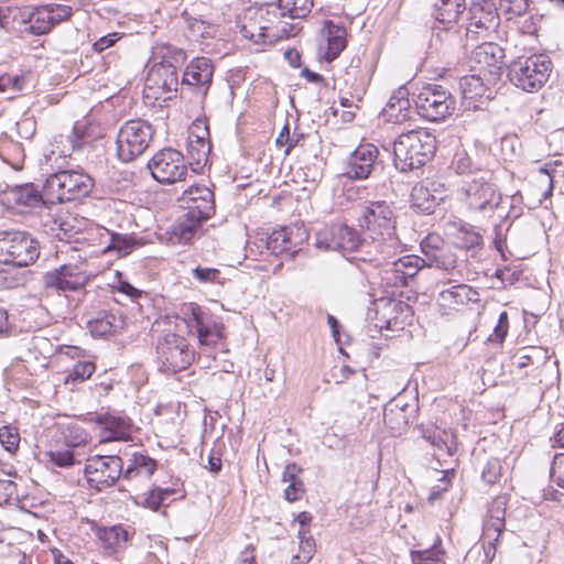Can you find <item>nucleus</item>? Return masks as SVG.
<instances>
[{"label": "nucleus", "instance_id": "1", "mask_svg": "<svg viewBox=\"0 0 564 564\" xmlns=\"http://www.w3.org/2000/svg\"><path fill=\"white\" fill-rule=\"evenodd\" d=\"M357 221L365 237L371 239L381 254L373 261L377 265L383 264L389 259L391 250H395L399 245L398 214L393 204L387 200L368 202L361 207Z\"/></svg>", "mask_w": 564, "mask_h": 564}, {"label": "nucleus", "instance_id": "2", "mask_svg": "<svg viewBox=\"0 0 564 564\" xmlns=\"http://www.w3.org/2000/svg\"><path fill=\"white\" fill-rule=\"evenodd\" d=\"M242 36L258 45H273L295 34L294 25L280 17L276 8L247 9L239 22Z\"/></svg>", "mask_w": 564, "mask_h": 564}, {"label": "nucleus", "instance_id": "3", "mask_svg": "<svg viewBox=\"0 0 564 564\" xmlns=\"http://www.w3.org/2000/svg\"><path fill=\"white\" fill-rule=\"evenodd\" d=\"M436 149V137L429 129L403 132L393 142L394 165L401 172L421 169L433 159Z\"/></svg>", "mask_w": 564, "mask_h": 564}, {"label": "nucleus", "instance_id": "4", "mask_svg": "<svg viewBox=\"0 0 564 564\" xmlns=\"http://www.w3.org/2000/svg\"><path fill=\"white\" fill-rule=\"evenodd\" d=\"M94 188L93 177L75 170H64L51 174L43 185V196L47 203H64L89 195Z\"/></svg>", "mask_w": 564, "mask_h": 564}, {"label": "nucleus", "instance_id": "5", "mask_svg": "<svg viewBox=\"0 0 564 564\" xmlns=\"http://www.w3.org/2000/svg\"><path fill=\"white\" fill-rule=\"evenodd\" d=\"M154 135L152 124L143 119H130L119 129L116 138V155L119 161L130 163L150 147Z\"/></svg>", "mask_w": 564, "mask_h": 564}, {"label": "nucleus", "instance_id": "6", "mask_svg": "<svg viewBox=\"0 0 564 564\" xmlns=\"http://www.w3.org/2000/svg\"><path fill=\"white\" fill-rule=\"evenodd\" d=\"M551 72V59L538 54L514 61L509 69V79L522 90L534 93L545 85Z\"/></svg>", "mask_w": 564, "mask_h": 564}, {"label": "nucleus", "instance_id": "7", "mask_svg": "<svg viewBox=\"0 0 564 564\" xmlns=\"http://www.w3.org/2000/svg\"><path fill=\"white\" fill-rule=\"evenodd\" d=\"M414 105L420 117L438 122L455 111V98L442 85L427 84L414 95Z\"/></svg>", "mask_w": 564, "mask_h": 564}, {"label": "nucleus", "instance_id": "8", "mask_svg": "<svg viewBox=\"0 0 564 564\" xmlns=\"http://www.w3.org/2000/svg\"><path fill=\"white\" fill-rule=\"evenodd\" d=\"M40 256L37 242L24 231L0 232V263L28 267Z\"/></svg>", "mask_w": 564, "mask_h": 564}, {"label": "nucleus", "instance_id": "9", "mask_svg": "<svg viewBox=\"0 0 564 564\" xmlns=\"http://www.w3.org/2000/svg\"><path fill=\"white\" fill-rule=\"evenodd\" d=\"M156 352L163 370L171 373L186 370L196 359V351L188 340L170 332L159 340Z\"/></svg>", "mask_w": 564, "mask_h": 564}, {"label": "nucleus", "instance_id": "10", "mask_svg": "<svg viewBox=\"0 0 564 564\" xmlns=\"http://www.w3.org/2000/svg\"><path fill=\"white\" fill-rule=\"evenodd\" d=\"M180 311L184 322L195 327L199 346L214 348L226 339L224 323L208 317L197 303H184Z\"/></svg>", "mask_w": 564, "mask_h": 564}, {"label": "nucleus", "instance_id": "11", "mask_svg": "<svg viewBox=\"0 0 564 564\" xmlns=\"http://www.w3.org/2000/svg\"><path fill=\"white\" fill-rule=\"evenodd\" d=\"M549 350L542 346H528L517 349L512 356V367L530 386H542L549 377Z\"/></svg>", "mask_w": 564, "mask_h": 564}, {"label": "nucleus", "instance_id": "12", "mask_svg": "<svg viewBox=\"0 0 564 564\" xmlns=\"http://www.w3.org/2000/svg\"><path fill=\"white\" fill-rule=\"evenodd\" d=\"M72 8L65 4H47L36 7L22 14L21 33L42 35L48 33L56 24L68 20Z\"/></svg>", "mask_w": 564, "mask_h": 564}, {"label": "nucleus", "instance_id": "13", "mask_svg": "<svg viewBox=\"0 0 564 564\" xmlns=\"http://www.w3.org/2000/svg\"><path fill=\"white\" fill-rule=\"evenodd\" d=\"M148 167L153 178L162 184L184 181L188 172L183 154L172 148L159 150L150 159Z\"/></svg>", "mask_w": 564, "mask_h": 564}, {"label": "nucleus", "instance_id": "14", "mask_svg": "<svg viewBox=\"0 0 564 564\" xmlns=\"http://www.w3.org/2000/svg\"><path fill=\"white\" fill-rule=\"evenodd\" d=\"M178 77L176 68L171 63L153 65L144 82L143 95L150 102L166 101L176 91Z\"/></svg>", "mask_w": 564, "mask_h": 564}, {"label": "nucleus", "instance_id": "15", "mask_svg": "<svg viewBox=\"0 0 564 564\" xmlns=\"http://www.w3.org/2000/svg\"><path fill=\"white\" fill-rule=\"evenodd\" d=\"M123 463L119 456H94L87 459L85 476L97 491L112 486L122 475Z\"/></svg>", "mask_w": 564, "mask_h": 564}, {"label": "nucleus", "instance_id": "16", "mask_svg": "<svg viewBox=\"0 0 564 564\" xmlns=\"http://www.w3.org/2000/svg\"><path fill=\"white\" fill-rule=\"evenodd\" d=\"M503 57V50L498 44L482 43L473 51V68L482 75L486 82L497 83L502 75Z\"/></svg>", "mask_w": 564, "mask_h": 564}, {"label": "nucleus", "instance_id": "17", "mask_svg": "<svg viewBox=\"0 0 564 564\" xmlns=\"http://www.w3.org/2000/svg\"><path fill=\"white\" fill-rule=\"evenodd\" d=\"M462 199L469 210L484 212L498 208L502 196L494 184L474 180L464 187Z\"/></svg>", "mask_w": 564, "mask_h": 564}, {"label": "nucleus", "instance_id": "18", "mask_svg": "<svg viewBox=\"0 0 564 564\" xmlns=\"http://www.w3.org/2000/svg\"><path fill=\"white\" fill-rule=\"evenodd\" d=\"M212 151L208 119L196 118L188 128L187 155L192 164L204 165L207 163Z\"/></svg>", "mask_w": 564, "mask_h": 564}, {"label": "nucleus", "instance_id": "19", "mask_svg": "<svg viewBox=\"0 0 564 564\" xmlns=\"http://www.w3.org/2000/svg\"><path fill=\"white\" fill-rule=\"evenodd\" d=\"M478 301L479 293L470 285L462 283L442 290L437 297V306L443 315H451Z\"/></svg>", "mask_w": 564, "mask_h": 564}, {"label": "nucleus", "instance_id": "20", "mask_svg": "<svg viewBox=\"0 0 564 564\" xmlns=\"http://www.w3.org/2000/svg\"><path fill=\"white\" fill-rule=\"evenodd\" d=\"M87 281V275L74 264L61 265L45 273L43 278L45 289L63 292L80 290Z\"/></svg>", "mask_w": 564, "mask_h": 564}, {"label": "nucleus", "instance_id": "21", "mask_svg": "<svg viewBox=\"0 0 564 564\" xmlns=\"http://www.w3.org/2000/svg\"><path fill=\"white\" fill-rule=\"evenodd\" d=\"M181 200L186 205V212L194 217L208 220L215 214L214 193L207 185H191L183 192Z\"/></svg>", "mask_w": 564, "mask_h": 564}, {"label": "nucleus", "instance_id": "22", "mask_svg": "<svg viewBox=\"0 0 564 564\" xmlns=\"http://www.w3.org/2000/svg\"><path fill=\"white\" fill-rule=\"evenodd\" d=\"M306 240L305 231L295 226H285L273 230L267 240L268 249L274 254H294Z\"/></svg>", "mask_w": 564, "mask_h": 564}, {"label": "nucleus", "instance_id": "23", "mask_svg": "<svg viewBox=\"0 0 564 564\" xmlns=\"http://www.w3.org/2000/svg\"><path fill=\"white\" fill-rule=\"evenodd\" d=\"M425 260L415 254H406L392 262L390 269L384 270L383 280L387 285L403 288L424 267Z\"/></svg>", "mask_w": 564, "mask_h": 564}, {"label": "nucleus", "instance_id": "24", "mask_svg": "<svg viewBox=\"0 0 564 564\" xmlns=\"http://www.w3.org/2000/svg\"><path fill=\"white\" fill-rule=\"evenodd\" d=\"M480 74L466 75L460 79V90L464 105L469 109H480L490 98V85Z\"/></svg>", "mask_w": 564, "mask_h": 564}, {"label": "nucleus", "instance_id": "25", "mask_svg": "<svg viewBox=\"0 0 564 564\" xmlns=\"http://www.w3.org/2000/svg\"><path fill=\"white\" fill-rule=\"evenodd\" d=\"M379 156V150L371 143H360L350 154L347 175L355 180H366L371 174Z\"/></svg>", "mask_w": 564, "mask_h": 564}, {"label": "nucleus", "instance_id": "26", "mask_svg": "<svg viewBox=\"0 0 564 564\" xmlns=\"http://www.w3.org/2000/svg\"><path fill=\"white\" fill-rule=\"evenodd\" d=\"M91 529L104 552L110 555L123 550L134 534V530H129L123 524L99 527L94 523Z\"/></svg>", "mask_w": 564, "mask_h": 564}, {"label": "nucleus", "instance_id": "27", "mask_svg": "<svg viewBox=\"0 0 564 564\" xmlns=\"http://www.w3.org/2000/svg\"><path fill=\"white\" fill-rule=\"evenodd\" d=\"M381 116L384 122L392 124H402L412 118L410 90L406 86H400L392 93Z\"/></svg>", "mask_w": 564, "mask_h": 564}, {"label": "nucleus", "instance_id": "28", "mask_svg": "<svg viewBox=\"0 0 564 564\" xmlns=\"http://www.w3.org/2000/svg\"><path fill=\"white\" fill-rule=\"evenodd\" d=\"M322 34L326 40V44L319 46V58L332 63L347 46V31L344 26L326 20L323 24Z\"/></svg>", "mask_w": 564, "mask_h": 564}, {"label": "nucleus", "instance_id": "29", "mask_svg": "<svg viewBox=\"0 0 564 564\" xmlns=\"http://www.w3.org/2000/svg\"><path fill=\"white\" fill-rule=\"evenodd\" d=\"M54 225L59 231L57 236L67 241H80V236L91 226L87 218L64 208L58 209L54 217Z\"/></svg>", "mask_w": 564, "mask_h": 564}, {"label": "nucleus", "instance_id": "30", "mask_svg": "<svg viewBox=\"0 0 564 564\" xmlns=\"http://www.w3.org/2000/svg\"><path fill=\"white\" fill-rule=\"evenodd\" d=\"M344 73L346 86H358L367 89L373 74V68L365 59V54H355L347 62Z\"/></svg>", "mask_w": 564, "mask_h": 564}, {"label": "nucleus", "instance_id": "31", "mask_svg": "<svg viewBox=\"0 0 564 564\" xmlns=\"http://www.w3.org/2000/svg\"><path fill=\"white\" fill-rule=\"evenodd\" d=\"M433 185V183L419 182L412 187L410 206L414 212L425 215H431L435 212L441 198L434 195Z\"/></svg>", "mask_w": 564, "mask_h": 564}, {"label": "nucleus", "instance_id": "32", "mask_svg": "<svg viewBox=\"0 0 564 564\" xmlns=\"http://www.w3.org/2000/svg\"><path fill=\"white\" fill-rule=\"evenodd\" d=\"M502 505L503 503H499L497 500L494 501L488 510L482 527V539L492 546L499 541L506 528V508Z\"/></svg>", "mask_w": 564, "mask_h": 564}, {"label": "nucleus", "instance_id": "33", "mask_svg": "<svg viewBox=\"0 0 564 564\" xmlns=\"http://www.w3.org/2000/svg\"><path fill=\"white\" fill-rule=\"evenodd\" d=\"M158 469V462L142 453H134L122 475L127 480L150 479Z\"/></svg>", "mask_w": 564, "mask_h": 564}, {"label": "nucleus", "instance_id": "34", "mask_svg": "<svg viewBox=\"0 0 564 564\" xmlns=\"http://www.w3.org/2000/svg\"><path fill=\"white\" fill-rule=\"evenodd\" d=\"M214 67L207 57H196L186 67L184 82L192 86H206L212 83Z\"/></svg>", "mask_w": 564, "mask_h": 564}, {"label": "nucleus", "instance_id": "35", "mask_svg": "<svg viewBox=\"0 0 564 564\" xmlns=\"http://www.w3.org/2000/svg\"><path fill=\"white\" fill-rule=\"evenodd\" d=\"M465 10V0H438L435 4L434 17L437 22L449 30L457 25Z\"/></svg>", "mask_w": 564, "mask_h": 564}, {"label": "nucleus", "instance_id": "36", "mask_svg": "<svg viewBox=\"0 0 564 564\" xmlns=\"http://www.w3.org/2000/svg\"><path fill=\"white\" fill-rule=\"evenodd\" d=\"M469 14V28H474L476 31H487L499 24V13L487 2L474 3Z\"/></svg>", "mask_w": 564, "mask_h": 564}, {"label": "nucleus", "instance_id": "37", "mask_svg": "<svg viewBox=\"0 0 564 564\" xmlns=\"http://www.w3.org/2000/svg\"><path fill=\"white\" fill-rule=\"evenodd\" d=\"M0 158L14 170L22 167L25 153L22 141L17 140L8 133L0 137Z\"/></svg>", "mask_w": 564, "mask_h": 564}, {"label": "nucleus", "instance_id": "38", "mask_svg": "<svg viewBox=\"0 0 564 564\" xmlns=\"http://www.w3.org/2000/svg\"><path fill=\"white\" fill-rule=\"evenodd\" d=\"M205 218H198L189 215L186 212L184 217L181 218L172 229V238L178 243H189L196 236L202 225L206 221Z\"/></svg>", "mask_w": 564, "mask_h": 564}, {"label": "nucleus", "instance_id": "39", "mask_svg": "<svg viewBox=\"0 0 564 564\" xmlns=\"http://www.w3.org/2000/svg\"><path fill=\"white\" fill-rule=\"evenodd\" d=\"M383 422L393 436H399L406 431L410 424L408 405L392 404L384 410Z\"/></svg>", "mask_w": 564, "mask_h": 564}, {"label": "nucleus", "instance_id": "40", "mask_svg": "<svg viewBox=\"0 0 564 564\" xmlns=\"http://www.w3.org/2000/svg\"><path fill=\"white\" fill-rule=\"evenodd\" d=\"M384 311L388 314L386 318V328L391 330L403 329L404 325L412 317L411 306L401 301L389 302L384 306Z\"/></svg>", "mask_w": 564, "mask_h": 564}, {"label": "nucleus", "instance_id": "41", "mask_svg": "<svg viewBox=\"0 0 564 564\" xmlns=\"http://www.w3.org/2000/svg\"><path fill=\"white\" fill-rule=\"evenodd\" d=\"M175 494L173 488L152 487L144 494L134 497V502L151 511H158L161 507L166 506V500Z\"/></svg>", "mask_w": 564, "mask_h": 564}, {"label": "nucleus", "instance_id": "42", "mask_svg": "<svg viewBox=\"0 0 564 564\" xmlns=\"http://www.w3.org/2000/svg\"><path fill=\"white\" fill-rule=\"evenodd\" d=\"M97 369L93 359L78 360L64 378V384L72 390L91 378Z\"/></svg>", "mask_w": 564, "mask_h": 564}, {"label": "nucleus", "instance_id": "43", "mask_svg": "<svg viewBox=\"0 0 564 564\" xmlns=\"http://www.w3.org/2000/svg\"><path fill=\"white\" fill-rule=\"evenodd\" d=\"M56 352V347L50 338L35 335L32 337L28 348V359L40 361L42 367L47 366L50 357Z\"/></svg>", "mask_w": 564, "mask_h": 564}, {"label": "nucleus", "instance_id": "44", "mask_svg": "<svg viewBox=\"0 0 564 564\" xmlns=\"http://www.w3.org/2000/svg\"><path fill=\"white\" fill-rule=\"evenodd\" d=\"M314 6L313 0H278V9L280 17L288 15L291 19L306 18Z\"/></svg>", "mask_w": 564, "mask_h": 564}, {"label": "nucleus", "instance_id": "45", "mask_svg": "<svg viewBox=\"0 0 564 564\" xmlns=\"http://www.w3.org/2000/svg\"><path fill=\"white\" fill-rule=\"evenodd\" d=\"M454 243L457 248L468 251L480 249L484 241L482 236L473 227L460 226L454 234Z\"/></svg>", "mask_w": 564, "mask_h": 564}, {"label": "nucleus", "instance_id": "46", "mask_svg": "<svg viewBox=\"0 0 564 564\" xmlns=\"http://www.w3.org/2000/svg\"><path fill=\"white\" fill-rule=\"evenodd\" d=\"M130 436V424L121 417H108L105 421L102 441H126Z\"/></svg>", "mask_w": 564, "mask_h": 564}, {"label": "nucleus", "instance_id": "47", "mask_svg": "<svg viewBox=\"0 0 564 564\" xmlns=\"http://www.w3.org/2000/svg\"><path fill=\"white\" fill-rule=\"evenodd\" d=\"M216 33V25L207 21L193 19L188 23V36L192 41L204 42L205 40L215 37Z\"/></svg>", "mask_w": 564, "mask_h": 564}, {"label": "nucleus", "instance_id": "48", "mask_svg": "<svg viewBox=\"0 0 564 564\" xmlns=\"http://www.w3.org/2000/svg\"><path fill=\"white\" fill-rule=\"evenodd\" d=\"M116 316L106 314L88 323V328L94 337H107L117 332Z\"/></svg>", "mask_w": 564, "mask_h": 564}, {"label": "nucleus", "instance_id": "49", "mask_svg": "<svg viewBox=\"0 0 564 564\" xmlns=\"http://www.w3.org/2000/svg\"><path fill=\"white\" fill-rule=\"evenodd\" d=\"M21 435L18 426L7 424L0 427V444L10 455H15L20 448Z\"/></svg>", "mask_w": 564, "mask_h": 564}, {"label": "nucleus", "instance_id": "50", "mask_svg": "<svg viewBox=\"0 0 564 564\" xmlns=\"http://www.w3.org/2000/svg\"><path fill=\"white\" fill-rule=\"evenodd\" d=\"M44 198L43 193L40 194L39 191L32 184H25L19 186L14 191V199L18 205L34 207Z\"/></svg>", "mask_w": 564, "mask_h": 564}, {"label": "nucleus", "instance_id": "51", "mask_svg": "<svg viewBox=\"0 0 564 564\" xmlns=\"http://www.w3.org/2000/svg\"><path fill=\"white\" fill-rule=\"evenodd\" d=\"M36 131V121L33 117H22L14 127L7 132L12 138L23 141L31 140Z\"/></svg>", "mask_w": 564, "mask_h": 564}, {"label": "nucleus", "instance_id": "52", "mask_svg": "<svg viewBox=\"0 0 564 564\" xmlns=\"http://www.w3.org/2000/svg\"><path fill=\"white\" fill-rule=\"evenodd\" d=\"M529 8L528 0H499L497 12H500L507 20L521 17Z\"/></svg>", "mask_w": 564, "mask_h": 564}, {"label": "nucleus", "instance_id": "53", "mask_svg": "<svg viewBox=\"0 0 564 564\" xmlns=\"http://www.w3.org/2000/svg\"><path fill=\"white\" fill-rule=\"evenodd\" d=\"M429 267H436L446 271L453 270L456 267V256L447 248L443 247L441 250L435 252L427 260Z\"/></svg>", "mask_w": 564, "mask_h": 564}, {"label": "nucleus", "instance_id": "54", "mask_svg": "<svg viewBox=\"0 0 564 564\" xmlns=\"http://www.w3.org/2000/svg\"><path fill=\"white\" fill-rule=\"evenodd\" d=\"M308 535V530L300 529L299 538H300V549L297 554V558L302 560V563H308L315 553V542L312 536Z\"/></svg>", "mask_w": 564, "mask_h": 564}, {"label": "nucleus", "instance_id": "55", "mask_svg": "<svg viewBox=\"0 0 564 564\" xmlns=\"http://www.w3.org/2000/svg\"><path fill=\"white\" fill-rule=\"evenodd\" d=\"M454 476V469L445 470L442 473V477L438 479V484L432 487L431 492L429 495V501L431 503L441 499L443 494L449 490L453 484Z\"/></svg>", "mask_w": 564, "mask_h": 564}, {"label": "nucleus", "instance_id": "56", "mask_svg": "<svg viewBox=\"0 0 564 564\" xmlns=\"http://www.w3.org/2000/svg\"><path fill=\"white\" fill-rule=\"evenodd\" d=\"M502 476V464L499 458H489L482 469V480L488 485L497 484Z\"/></svg>", "mask_w": 564, "mask_h": 564}, {"label": "nucleus", "instance_id": "57", "mask_svg": "<svg viewBox=\"0 0 564 564\" xmlns=\"http://www.w3.org/2000/svg\"><path fill=\"white\" fill-rule=\"evenodd\" d=\"M445 247L443 238L438 234H429L421 242V250L427 260L435 252Z\"/></svg>", "mask_w": 564, "mask_h": 564}, {"label": "nucleus", "instance_id": "58", "mask_svg": "<svg viewBox=\"0 0 564 564\" xmlns=\"http://www.w3.org/2000/svg\"><path fill=\"white\" fill-rule=\"evenodd\" d=\"M350 93L349 96H340L339 104L344 108L348 109H359V105L362 101L367 89L358 86H349Z\"/></svg>", "mask_w": 564, "mask_h": 564}, {"label": "nucleus", "instance_id": "59", "mask_svg": "<svg viewBox=\"0 0 564 564\" xmlns=\"http://www.w3.org/2000/svg\"><path fill=\"white\" fill-rule=\"evenodd\" d=\"M50 460L58 467H68L74 464V453L67 447L63 449H50L47 452Z\"/></svg>", "mask_w": 564, "mask_h": 564}, {"label": "nucleus", "instance_id": "60", "mask_svg": "<svg viewBox=\"0 0 564 564\" xmlns=\"http://www.w3.org/2000/svg\"><path fill=\"white\" fill-rule=\"evenodd\" d=\"M509 332V316L506 311L501 312L498 318V323L494 329V333L489 336V340L497 344H502Z\"/></svg>", "mask_w": 564, "mask_h": 564}, {"label": "nucleus", "instance_id": "61", "mask_svg": "<svg viewBox=\"0 0 564 564\" xmlns=\"http://www.w3.org/2000/svg\"><path fill=\"white\" fill-rule=\"evenodd\" d=\"M192 274L200 283H219L220 280V271L216 268L197 267Z\"/></svg>", "mask_w": 564, "mask_h": 564}, {"label": "nucleus", "instance_id": "62", "mask_svg": "<svg viewBox=\"0 0 564 564\" xmlns=\"http://www.w3.org/2000/svg\"><path fill=\"white\" fill-rule=\"evenodd\" d=\"M552 480L564 488V453L555 454L551 465Z\"/></svg>", "mask_w": 564, "mask_h": 564}, {"label": "nucleus", "instance_id": "63", "mask_svg": "<svg viewBox=\"0 0 564 564\" xmlns=\"http://www.w3.org/2000/svg\"><path fill=\"white\" fill-rule=\"evenodd\" d=\"M416 560L421 564H445L444 552L438 549L420 551L416 553Z\"/></svg>", "mask_w": 564, "mask_h": 564}, {"label": "nucleus", "instance_id": "64", "mask_svg": "<svg viewBox=\"0 0 564 564\" xmlns=\"http://www.w3.org/2000/svg\"><path fill=\"white\" fill-rule=\"evenodd\" d=\"M56 352L73 360H84L88 356L85 348L75 345H58Z\"/></svg>", "mask_w": 564, "mask_h": 564}]
</instances>
